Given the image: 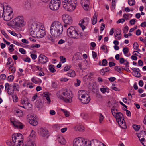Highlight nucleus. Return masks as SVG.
I'll return each instance as SVG.
<instances>
[{
    "instance_id": "f257e3e1",
    "label": "nucleus",
    "mask_w": 146,
    "mask_h": 146,
    "mask_svg": "<svg viewBox=\"0 0 146 146\" xmlns=\"http://www.w3.org/2000/svg\"><path fill=\"white\" fill-rule=\"evenodd\" d=\"M50 30L52 35L56 37L62 34L63 31V27L60 22L54 21L52 23Z\"/></svg>"
},
{
    "instance_id": "f03ea898",
    "label": "nucleus",
    "mask_w": 146,
    "mask_h": 146,
    "mask_svg": "<svg viewBox=\"0 0 146 146\" xmlns=\"http://www.w3.org/2000/svg\"><path fill=\"white\" fill-rule=\"evenodd\" d=\"M8 24L9 25L12 26L17 31H21L22 30L21 27L25 25L23 17L22 16H18L13 19Z\"/></svg>"
},
{
    "instance_id": "7ed1b4c3",
    "label": "nucleus",
    "mask_w": 146,
    "mask_h": 146,
    "mask_svg": "<svg viewBox=\"0 0 146 146\" xmlns=\"http://www.w3.org/2000/svg\"><path fill=\"white\" fill-rule=\"evenodd\" d=\"M71 92H57L58 98L66 103H71L72 101V96Z\"/></svg>"
},
{
    "instance_id": "20e7f679",
    "label": "nucleus",
    "mask_w": 146,
    "mask_h": 146,
    "mask_svg": "<svg viewBox=\"0 0 146 146\" xmlns=\"http://www.w3.org/2000/svg\"><path fill=\"white\" fill-rule=\"evenodd\" d=\"M2 9L3 10L2 17L3 19L5 21H9L11 20L13 17V13L12 9L10 7L7 6L6 10H4V7L3 5H1Z\"/></svg>"
},
{
    "instance_id": "39448f33",
    "label": "nucleus",
    "mask_w": 146,
    "mask_h": 146,
    "mask_svg": "<svg viewBox=\"0 0 146 146\" xmlns=\"http://www.w3.org/2000/svg\"><path fill=\"white\" fill-rule=\"evenodd\" d=\"M67 35L70 37L74 39H78L81 37L82 35L80 33H78L75 28L71 26L68 29L67 31Z\"/></svg>"
},
{
    "instance_id": "423d86ee",
    "label": "nucleus",
    "mask_w": 146,
    "mask_h": 146,
    "mask_svg": "<svg viewBox=\"0 0 146 146\" xmlns=\"http://www.w3.org/2000/svg\"><path fill=\"white\" fill-rule=\"evenodd\" d=\"M79 0H70V2L63 4V7L66 10L69 11H73L77 5Z\"/></svg>"
},
{
    "instance_id": "0eeeda50",
    "label": "nucleus",
    "mask_w": 146,
    "mask_h": 146,
    "mask_svg": "<svg viewBox=\"0 0 146 146\" xmlns=\"http://www.w3.org/2000/svg\"><path fill=\"white\" fill-rule=\"evenodd\" d=\"M114 117L116 118L118 124L121 128L124 129L126 128L124 118L121 113L118 112Z\"/></svg>"
},
{
    "instance_id": "6e6552de",
    "label": "nucleus",
    "mask_w": 146,
    "mask_h": 146,
    "mask_svg": "<svg viewBox=\"0 0 146 146\" xmlns=\"http://www.w3.org/2000/svg\"><path fill=\"white\" fill-rule=\"evenodd\" d=\"M12 142H16L17 141L16 145L17 146H20L21 145L20 143H22L23 140V136L21 133H15L12 135Z\"/></svg>"
},
{
    "instance_id": "1a4fd4ad",
    "label": "nucleus",
    "mask_w": 146,
    "mask_h": 146,
    "mask_svg": "<svg viewBox=\"0 0 146 146\" xmlns=\"http://www.w3.org/2000/svg\"><path fill=\"white\" fill-rule=\"evenodd\" d=\"M78 96L81 102L84 104H88L90 100V98L88 94H83V92H78Z\"/></svg>"
},
{
    "instance_id": "9d476101",
    "label": "nucleus",
    "mask_w": 146,
    "mask_h": 146,
    "mask_svg": "<svg viewBox=\"0 0 146 146\" xmlns=\"http://www.w3.org/2000/svg\"><path fill=\"white\" fill-rule=\"evenodd\" d=\"M60 0H51L49 5L50 9L52 10H56L59 8Z\"/></svg>"
},
{
    "instance_id": "9b49d317",
    "label": "nucleus",
    "mask_w": 146,
    "mask_h": 146,
    "mask_svg": "<svg viewBox=\"0 0 146 146\" xmlns=\"http://www.w3.org/2000/svg\"><path fill=\"white\" fill-rule=\"evenodd\" d=\"M87 143L86 141L82 138H79L74 139V146H84Z\"/></svg>"
},
{
    "instance_id": "f8f14e48",
    "label": "nucleus",
    "mask_w": 146,
    "mask_h": 146,
    "mask_svg": "<svg viewBox=\"0 0 146 146\" xmlns=\"http://www.w3.org/2000/svg\"><path fill=\"white\" fill-rule=\"evenodd\" d=\"M10 120L11 123L15 127L20 129H22L23 128V126L22 123L16 120L14 118H11Z\"/></svg>"
},
{
    "instance_id": "ddd939ff",
    "label": "nucleus",
    "mask_w": 146,
    "mask_h": 146,
    "mask_svg": "<svg viewBox=\"0 0 146 146\" xmlns=\"http://www.w3.org/2000/svg\"><path fill=\"white\" fill-rule=\"evenodd\" d=\"M62 19L66 24H70L72 23V20L70 17L67 14H64L62 15Z\"/></svg>"
},
{
    "instance_id": "4468645a",
    "label": "nucleus",
    "mask_w": 146,
    "mask_h": 146,
    "mask_svg": "<svg viewBox=\"0 0 146 146\" xmlns=\"http://www.w3.org/2000/svg\"><path fill=\"white\" fill-rule=\"evenodd\" d=\"M48 61V59L46 56L43 54H40L38 58V60L37 62L38 64L40 63L45 64Z\"/></svg>"
},
{
    "instance_id": "2eb2a0df",
    "label": "nucleus",
    "mask_w": 146,
    "mask_h": 146,
    "mask_svg": "<svg viewBox=\"0 0 146 146\" xmlns=\"http://www.w3.org/2000/svg\"><path fill=\"white\" fill-rule=\"evenodd\" d=\"M88 145L90 146H102V143L96 139H93L89 141Z\"/></svg>"
},
{
    "instance_id": "dca6fc26",
    "label": "nucleus",
    "mask_w": 146,
    "mask_h": 146,
    "mask_svg": "<svg viewBox=\"0 0 146 146\" xmlns=\"http://www.w3.org/2000/svg\"><path fill=\"white\" fill-rule=\"evenodd\" d=\"M40 134L42 136L48 137V131L46 128H41Z\"/></svg>"
},
{
    "instance_id": "f3484780",
    "label": "nucleus",
    "mask_w": 146,
    "mask_h": 146,
    "mask_svg": "<svg viewBox=\"0 0 146 146\" xmlns=\"http://www.w3.org/2000/svg\"><path fill=\"white\" fill-rule=\"evenodd\" d=\"M82 6L86 10H88L89 8L90 1L88 0H83L81 3Z\"/></svg>"
},
{
    "instance_id": "a211bd4d",
    "label": "nucleus",
    "mask_w": 146,
    "mask_h": 146,
    "mask_svg": "<svg viewBox=\"0 0 146 146\" xmlns=\"http://www.w3.org/2000/svg\"><path fill=\"white\" fill-rule=\"evenodd\" d=\"M37 38H41L44 37L46 35L45 31L42 29H40L37 32Z\"/></svg>"
},
{
    "instance_id": "6ab92c4d",
    "label": "nucleus",
    "mask_w": 146,
    "mask_h": 146,
    "mask_svg": "<svg viewBox=\"0 0 146 146\" xmlns=\"http://www.w3.org/2000/svg\"><path fill=\"white\" fill-rule=\"evenodd\" d=\"M50 94L48 92H44L43 94V97L46 99L48 104H49L51 102L49 97Z\"/></svg>"
},
{
    "instance_id": "aec40b11",
    "label": "nucleus",
    "mask_w": 146,
    "mask_h": 146,
    "mask_svg": "<svg viewBox=\"0 0 146 146\" xmlns=\"http://www.w3.org/2000/svg\"><path fill=\"white\" fill-rule=\"evenodd\" d=\"M119 63L121 64H124L127 67H129V63L126 60H125L123 58H121L119 59Z\"/></svg>"
},
{
    "instance_id": "412c9836",
    "label": "nucleus",
    "mask_w": 146,
    "mask_h": 146,
    "mask_svg": "<svg viewBox=\"0 0 146 146\" xmlns=\"http://www.w3.org/2000/svg\"><path fill=\"white\" fill-rule=\"evenodd\" d=\"M31 68L33 71H35L37 70L41 71L42 68H40L39 66H37L34 65L31 66Z\"/></svg>"
},
{
    "instance_id": "4be33fe9",
    "label": "nucleus",
    "mask_w": 146,
    "mask_h": 146,
    "mask_svg": "<svg viewBox=\"0 0 146 146\" xmlns=\"http://www.w3.org/2000/svg\"><path fill=\"white\" fill-rule=\"evenodd\" d=\"M66 75L70 77H74L76 76V74L74 70H69L68 72L67 73Z\"/></svg>"
},
{
    "instance_id": "5701e85b",
    "label": "nucleus",
    "mask_w": 146,
    "mask_h": 146,
    "mask_svg": "<svg viewBox=\"0 0 146 146\" xmlns=\"http://www.w3.org/2000/svg\"><path fill=\"white\" fill-rule=\"evenodd\" d=\"M21 103L23 105L27 104L28 105L29 104H30L28 102L27 98L25 96H23L22 98L21 99Z\"/></svg>"
},
{
    "instance_id": "b1692460",
    "label": "nucleus",
    "mask_w": 146,
    "mask_h": 146,
    "mask_svg": "<svg viewBox=\"0 0 146 146\" xmlns=\"http://www.w3.org/2000/svg\"><path fill=\"white\" fill-rule=\"evenodd\" d=\"M15 114L16 115L19 117H21L23 115L22 111L16 108V109L15 110Z\"/></svg>"
},
{
    "instance_id": "393cba45",
    "label": "nucleus",
    "mask_w": 146,
    "mask_h": 146,
    "mask_svg": "<svg viewBox=\"0 0 146 146\" xmlns=\"http://www.w3.org/2000/svg\"><path fill=\"white\" fill-rule=\"evenodd\" d=\"M140 70L139 69L136 68V70L134 72L133 75L136 77L139 78L141 76V74L139 72Z\"/></svg>"
},
{
    "instance_id": "a878e982",
    "label": "nucleus",
    "mask_w": 146,
    "mask_h": 146,
    "mask_svg": "<svg viewBox=\"0 0 146 146\" xmlns=\"http://www.w3.org/2000/svg\"><path fill=\"white\" fill-rule=\"evenodd\" d=\"M110 70V69L109 67H105L103 68L100 70L101 74L102 75H104L106 72L109 71Z\"/></svg>"
},
{
    "instance_id": "bb28decb",
    "label": "nucleus",
    "mask_w": 146,
    "mask_h": 146,
    "mask_svg": "<svg viewBox=\"0 0 146 146\" xmlns=\"http://www.w3.org/2000/svg\"><path fill=\"white\" fill-rule=\"evenodd\" d=\"M57 139L58 141L61 144H64L65 143V141L64 137L62 136L59 137Z\"/></svg>"
},
{
    "instance_id": "cd10ccee",
    "label": "nucleus",
    "mask_w": 146,
    "mask_h": 146,
    "mask_svg": "<svg viewBox=\"0 0 146 146\" xmlns=\"http://www.w3.org/2000/svg\"><path fill=\"white\" fill-rule=\"evenodd\" d=\"M89 19L88 18H85L80 21L82 23H83L84 25H87L88 23Z\"/></svg>"
},
{
    "instance_id": "c85d7f7f",
    "label": "nucleus",
    "mask_w": 146,
    "mask_h": 146,
    "mask_svg": "<svg viewBox=\"0 0 146 146\" xmlns=\"http://www.w3.org/2000/svg\"><path fill=\"white\" fill-rule=\"evenodd\" d=\"M7 62L6 64V65H10L11 66H13L14 65L13 61L11 57L8 58L7 60Z\"/></svg>"
},
{
    "instance_id": "c756f323",
    "label": "nucleus",
    "mask_w": 146,
    "mask_h": 146,
    "mask_svg": "<svg viewBox=\"0 0 146 146\" xmlns=\"http://www.w3.org/2000/svg\"><path fill=\"white\" fill-rule=\"evenodd\" d=\"M25 7L28 9H29L33 6V2L32 1L28 2L25 5Z\"/></svg>"
},
{
    "instance_id": "7c9ffc66",
    "label": "nucleus",
    "mask_w": 146,
    "mask_h": 146,
    "mask_svg": "<svg viewBox=\"0 0 146 146\" xmlns=\"http://www.w3.org/2000/svg\"><path fill=\"white\" fill-rule=\"evenodd\" d=\"M5 90H7V91H9L10 90L11 91V89L12 88V85H9V84L8 83H5Z\"/></svg>"
},
{
    "instance_id": "2f4dec72",
    "label": "nucleus",
    "mask_w": 146,
    "mask_h": 146,
    "mask_svg": "<svg viewBox=\"0 0 146 146\" xmlns=\"http://www.w3.org/2000/svg\"><path fill=\"white\" fill-rule=\"evenodd\" d=\"M29 123L32 125L34 126H36L38 124V123L35 118L31 120V121Z\"/></svg>"
},
{
    "instance_id": "473e14b6",
    "label": "nucleus",
    "mask_w": 146,
    "mask_h": 146,
    "mask_svg": "<svg viewBox=\"0 0 146 146\" xmlns=\"http://www.w3.org/2000/svg\"><path fill=\"white\" fill-rule=\"evenodd\" d=\"M19 86L16 83H15L13 85H12V88H13L11 90L13 91H19V90L18 89Z\"/></svg>"
},
{
    "instance_id": "72a5a7b5",
    "label": "nucleus",
    "mask_w": 146,
    "mask_h": 146,
    "mask_svg": "<svg viewBox=\"0 0 146 146\" xmlns=\"http://www.w3.org/2000/svg\"><path fill=\"white\" fill-rule=\"evenodd\" d=\"M97 15H96L95 13L94 15L93 16L92 20V24L93 25L95 24L97 22Z\"/></svg>"
},
{
    "instance_id": "f704fd0d",
    "label": "nucleus",
    "mask_w": 146,
    "mask_h": 146,
    "mask_svg": "<svg viewBox=\"0 0 146 146\" xmlns=\"http://www.w3.org/2000/svg\"><path fill=\"white\" fill-rule=\"evenodd\" d=\"M37 32L36 31H35L33 30H32L30 31V35L31 36L37 38Z\"/></svg>"
},
{
    "instance_id": "c9c22d12",
    "label": "nucleus",
    "mask_w": 146,
    "mask_h": 146,
    "mask_svg": "<svg viewBox=\"0 0 146 146\" xmlns=\"http://www.w3.org/2000/svg\"><path fill=\"white\" fill-rule=\"evenodd\" d=\"M76 127L77 128L78 131H83L84 130V126L82 125L78 126Z\"/></svg>"
},
{
    "instance_id": "e433bc0d",
    "label": "nucleus",
    "mask_w": 146,
    "mask_h": 146,
    "mask_svg": "<svg viewBox=\"0 0 146 146\" xmlns=\"http://www.w3.org/2000/svg\"><path fill=\"white\" fill-rule=\"evenodd\" d=\"M129 51V49L127 47H125L123 48V52L124 54L125 55L127 56H127V54L128 53Z\"/></svg>"
},
{
    "instance_id": "4c0bfd02",
    "label": "nucleus",
    "mask_w": 146,
    "mask_h": 146,
    "mask_svg": "<svg viewBox=\"0 0 146 146\" xmlns=\"http://www.w3.org/2000/svg\"><path fill=\"white\" fill-rule=\"evenodd\" d=\"M56 37L54 36H52L51 35H49L48 36V40L52 42H55V40Z\"/></svg>"
},
{
    "instance_id": "58836bf2",
    "label": "nucleus",
    "mask_w": 146,
    "mask_h": 146,
    "mask_svg": "<svg viewBox=\"0 0 146 146\" xmlns=\"http://www.w3.org/2000/svg\"><path fill=\"white\" fill-rule=\"evenodd\" d=\"M54 66L50 65L49 66V69L50 72L52 73H54L56 71V70L54 69Z\"/></svg>"
},
{
    "instance_id": "ea45409f",
    "label": "nucleus",
    "mask_w": 146,
    "mask_h": 146,
    "mask_svg": "<svg viewBox=\"0 0 146 146\" xmlns=\"http://www.w3.org/2000/svg\"><path fill=\"white\" fill-rule=\"evenodd\" d=\"M133 127L135 130L137 131L139 129L140 127V126L139 125H137L134 124L133 125Z\"/></svg>"
},
{
    "instance_id": "a19ab883",
    "label": "nucleus",
    "mask_w": 146,
    "mask_h": 146,
    "mask_svg": "<svg viewBox=\"0 0 146 146\" xmlns=\"http://www.w3.org/2000/svg\"><path fill=\"white\" fill-rule=\"evenodd\" d=\"M7 144L10 146H13L15 145H17V143L16 142H12L11 141H6Z\"/></svg>"
},
{
    "instance_id": "79ce46f5",
    "label": "nucleus",
    "mask_w": 146,
    "mask_h": 146,
    "mask_svg": "<svg viewBox=\"0 0 146 146\" xmlns=\"http://www.w3.org/2000/svg\"><path fill=\"white\" fill-rule=\"evenodd\" d=\"M115 33H116V35H115V37H116L117 36H118L119 35H121V30L119 29H117L115 31Z\"/></svg>"
},
{
    "instance_id": "37998d69",
    "label": "nucleus",
    "mask_w": 146,
    "mask_h": 146,
    "mask_svg": "<svg viewBox=\"0 0 146 146\" xmlns=\"http://www.w3.org/2000/svg\"><path fill=\"white\" fill-rule=\"evenodd\" d=\"M13 101L15 102H17L18 101V99L17 96L15 94H13L12 95Z\"/></svg>"
},
{
    "instance_id": "c03bdc74",
    "label": "nucleus",
    "mask_w": 146,
    "mask_h": 146,
    "mask_svg": "<svg viewBox=\"0 0 146 146\" xmlns=\"http://www.w3.org/2000/svg\"><path fill=\"white\" fill-rule=\"evenodd\" d=\"M36 135V133L35 131H34L33 130H32L29 135L30 137L33 139L35 137Z\"/></svg>"
},
{
    "instance_id": "a18cd8bd",
    "label": "nucleus",
    "mask_w": 146,
    "mask_h": 146,
    "mask_svg": "<svg viewBox=\"0 0 146 146\" xmlns=\"http://www.w3.org/2000/svg\"><path fill=\"white\" fill-rule=\"evenodd\" d=\"M36 104L38 108H40L42 106L43 103L41 100H39L36 103Z\"/></svg>"
},
{
    "instance_id": "49530a36",
    "label": "nucleus",
    "mask_w": 146,
    "mask_h": 146,
    "mask_svg": "<svg viewBox=\"0 0 146 146\" xmlns=\"http://www.w3.org/2000/svg\"><path fill=\"white\" fill-rule=\"evenodd\" d=\"M128 3L130 6H133L135 4V0H128Z\"/></svg>"
},
{
    "instance_id": "de8ad7c7",
    "label": "nucleus",
    "mask_w": 146,
    "mask_h": 146,
    "mask_svg": "<svg viewBox=\"0 0 146 146\" xmlns=\"http://www.w3.org/2000/svg\"><path fill=\"white\" fill-rule=\"evenodd\" d=\"M117 111L118 110L116 109H111V112L114 116H115V115L118 112H117Z\"/></svg>"
},
{
    "instance_id": "09e8293b",
    "label": "nucleus",
    "mask_w": 146,
    "mask_h": 146,
    "mask_svg": "<svg viewBox=\"0 0 146 146\" xmlns=\"http://www.w3.org/2000/svg\"><path fill=\"white\" fill-rule=\"evenodd\" d=\"M146 134V132L144 131H142L140 133H139L137 134V136L139 138L140 136H144Z\"/></svg>"
},
{
    "instance_id": "8fccbe9b",
    "label": "nucleus",
    "mask_w": 146,
    "mask_h": 146,
    "mask_svg": "<svg viewBox=\"0 0 146 146\" xmlns=\"http://www.w3.org/2000/svg\"><path fill=\"white\" fill-rule=\"evenodd\" d=\"M139 139L140 141H143V140H145V139H146V134L144 135V136H140L139 137Z\"/></svg>"
},
{
    "instance_id": "3c124183",
    "label": "nucleus",
    "mask_w": 146,
    "mask_h": 146,
    "mask_svg": "<svg viewBox=\"0 0 146 146\" xmlns=\"http://www.w3.org/2000/svg\"><path fill=\"white\" fill-rule=\"evenodd\" d=\"M14 78V77L13 75H11L8 76L7 80L9 81H12L13 80Z\"/></svg>"
},
{
    "instance_id": "603ef678",
    "label": "nucleus",
    "mask_w": 146,
    "mask_h": 146,
    "mask_svg": "<svg viewBox=\"0 0 146 146\" xmlns=\"http://www.w3.org/2000/svg\"><path fill=\"white\" fill-rule=\"evenodd\" d=\"M35 118L33 115H28V120L29 122L31 121L33 119H34Z\"/></svg>"
},
{
    "instance_id": "864d4df0",
    "label": "nucleus",
    "mask_w": 146,
    "mask_h": 146,
    "mask_svg": "<svg viewBox=\"0 0 146 146\" xmlns=\"http://www.w3.org/2000/svg\"><path fill=\"white\" fill-rule=\"evenodd\" d=\"M99 122L100 123H101L103 121L104 119V117L103 115L101 114H100L99 115Z\"/></svg>"
},
{
    "instance_id": "5fc2aeb1",
    "label": "nucleus",
    "mask_w": 146,
    "mask_h": 146,
    "mask_svg": "<svg viewBox=\"0 0 146 146\" xmlns=\"http://www.w3.org/2000/svg\"><path fill=\"white\" fill-rule=\"evenodd\" d=\"M108 62L105 59H103L102 61V65L105 66L107 65Z\"/></svg>"
},
{
    "instance_id": "6e6d98bb",
    "label": "nucleus",
    "mask_w": 146,
    "mask_h": 146,
    "mask_svg": "<svg viewBox=\"0 0 146 146\" xmlns=\"http://www.w3.org/2000/svg\"><path fill=\"white\" fill-rule=\"evenodd\" d=\"M138 46L139 45L136 42H135L133 45V47L134 49L136 50L138 48Z\"/></svg>"
},
{
    "instance_id": "4d7b16f0",
    "label": "nucleus",
    "mask_w": 146,
    "mask_h": 146,
    "mask_svg": "<svg viewBox=\"0 0 146 146\" xmlns=\"http://www.w3.org/2000/svg\"><path fill=\"white\" fill-rule=\"evenodd\" d=\"M76 82L74 83V85L76 86H79L80 85L81 83L80 80L77 79H76Z\"/></svg>"
},
{
    "instance_id": "13d9d810",
    "label": "nucleus",
    "mask_w": 146,
    "mask_h": 146,
    "mask_svg": "<svg viewBox=\"0 0 146 146\" xmlns=\"http://www.w3.org/2000/svg\"><path fill=\"white\" fill-rule=\"evenodd\" d=\"M9 69L11 70L12 72L13 73L15 72L16 70L15 68L13 67V66H11L9 67Z\"/></svg>"
},
{
    "instance_id": "bf43d9fd",
    "label": "nucleus",
    "mask_w": 146,
    "mask_h": 146,
    "mask_svg": "<svg viewBox=\"0 0 146 146\" xmlns=\"http://www.w3.org/2000/svg\"><path fill=\"white\" fill-rule=\"evenodd\" d=\"M102 88H101L100 89L101 91H109V88L107 87H104V86Z\"/></svg>"
},
{
    "instance_id": "052dcab7",
    "label": "nucleus",
    "mask_w": 146,
    "mask_h": 146,
    "mask_svg": "<svg viewBox=\"0 0 146 146\" xmlns=\"http://www.w3.org/2000/svg\"><path fill=\"white\" fill-rule=\"evenodd\" d=\"M2 33L4 36L7 39H9V37L5 33L4 31L2 30L1 31Z\"/></svg>"
},
{
    "instance_id": "680f3d73",
    "label": "nucleus",
    "mask_w": 146,
    "mask_h": 146,
    "mask_svg": "<svg viewBox=\"0 0 146 146\" xmlns=\"http://www.w3.org/2000/svg\"><path fill=\"white\" fill-rule=\"evenodd\" d=\"M60 61L62 63H64L66 61V59L65 58L63 57V56H60Z\"/></svg>"
},
{
    "instance_id": "e2e57ef3",
    "label": "nucleus",
    "mask_w": 146,
    "mask_h": 146,
    "mask_svg": "<svg viewBox=\"0 0 146 146\" xmlns=\"http://www.w3.org/2000/svg\"><path fill=\"white\" fill-rule=\"evenodd\" d=\"M8 31L14 36H16L17 34L16 33H15L14 32L10 30H8Z\"/></svg>"
},
{
    "instance_id": "0e129e2a",
    "label": "nucleus",
    "mask_w": 146,
    "mask_h": 146,
    "mask_svg": "<svg viewBox=\"0 0 146 146\" xmlns=\"http://www.w3.org/2000/svg\"><path fill=\"white\" fill-rule=\"evenodd\" d=\"M61 110L64 113V115L66 117H68L69 115V113L68 111L66 110H65L63 109H61Z\"/></svg>"
},
{
    "instance_id": "69168bd1",
    "label": "nucleus",
    "mask_w": 146,
    "mask_h": 146,
    "mask_svg": "<svg viewBox=\"0 0 146 146\" xmlns=\"http://www.w3.org/2000/svg\"><path fill=\"white\" fill-rule=\"evenodd\" d=\"M71 66H67L64 67V71H68L70 68Z\"/></svg>"
},
{
    "instance_id": "338daca9",
    "label": "nucleus",
    "mask_w": 146,
    "mask_h": 146,
    "mask_svg": "<svg viewBox=\"0 0 146 146\" xmlns=\"http://www.w3.org/2000/svg\"><path fill=\"white\" fill-rule=\"evenodd\" d=\"M125 21L124 19L123 18L120 19L118 20L117 21V23H123Z\"/></svg>"
},
{
    "instance_id": "774afa93",
    "label": "nucleus",
    "mask_w": 146,
    "mask_h": 146,
    "mask_svg": "<svg viewBox=\"0 0 146 146\" xmlns=\"http://www.w3.org/2000/svg\"><path fill=\"white\" fill-rule=\"evenodd\" d=\"M19 50V52L23 54H24L26 52L23 48H20Z\"/></svg>"
}]
</instances>
